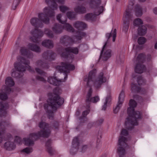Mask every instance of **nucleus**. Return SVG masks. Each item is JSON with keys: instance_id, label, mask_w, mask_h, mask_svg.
I'll return each mask as SVG.
<instances>
[{"instance_id": "obj_46", "label": "nucleus", "mask_w": 157, "mask_h": 157, "mask_svg": "<svg viewBox=\"0 0 157 157\" xmlns=\"http://www.w3.org/2000/svg\"><path fill=\"white\" fill-rule=\"evenodd\" d=\"M21 0H14L13 2V5L12 6V8L13 9L15 10L17 5L19 4L20 1Z\"/></svg>"}, {"instance_id": "obj_35", "label": "nucleus", "mask_w": 157, "mask_h": 157, "mask_svg": "<svg viewBox=\"0 0 157 157\" xmlns=\"http://www.w3.org/2000/svg\"><path fill=\"white\" fill-rule=\"evenodd\" d=\"M36 65L38 67H41L43 68H48V63H44L41 60H39L36 63Z\"/></svg>"}, {"instance_id": "obj_13", "label": "nucleus", "mask_w": 157, "mask_h": 157, "mask_svg": "<svg viewBox=\"0 0 157 157\" xmlns=\"http://www.w3.org/2000/svg\"><path fill=\"white\" fill-rule=\"evenodd\" d=\"M32 37H30V39L34 43H38V39L41 38L43 35V32L40 30L37 29H35L31 32Z\"/></svg>"}, {"instance_id": "obj_61", "label": "nucleus", "mask_w": 157, "mask_h": 157, "mask_svg": "<svg viewBox=\"0 0 157 157\" xmlns=\"http://www.w3.org/2000/svg\"><path fill=\"white\" fill-rule=\"evenodd\" d=\"M87 148V145H85L83 146L82 147V151H85V150H86Z\"/></svg>"}, {"instance_id": "obj_39", "label": "nucleus", "mask_w": 157, "mask_h": 157, "mask_svg": "<svg viewBox=\"0 0 157 157\" xmlns=\"http://www.w3.org/2000/svg\"><path fill=\"white\" fill-rule=\"evenodd\" d=\"M76 14L74 12L69 11L67 13V16L70 19L75 18V17Z\"/></svg>"}, {"instance_id": "obj_30", "label": "nucleus", "mask_w": 157, "mask_h": 157, "mask_svg": "<svg viewBox=\"0 0 157 157\" xmlns=\"http://www.w3.org/2000/svg\"><path fill=\"white\" fill-rule=\"evenodd\" d=\"M74 10L76 13H84L86 12V8L82 6H76L74 9Z\"/></svg>"}, {"instance_id": "obj_40", "label": "nucleus", "mask_w": 157, "mask_h": 157, "mask_svg": "<svg viewBox=\"0 0 157 157\" xmlns=\"http://www.w3.org/2000/svg\"><path fill=\"white\" fill-rule=\"evenodd\" d=\"M146 39L144 37H140L138 40V42L139 44L141 45L144 44L146 41Z\"/></svg>"}, {"instance_id": "obj_9", "label": "nucleus", "mask_w": 157, "mask_h": 157, "mask_svg": "<svg viewBox=\"0 0 157 157\" xmlns=\"http://www.w3.org/2000/svg\"><path fill=\"white\" fill-rule=\"evenodd\" d=\"M132 13L131 7L127 9L125 14L123 17L124 24L123 25V30L125 32H127L129 28V21L132 20Z\"/></svg>"}, {"instance_id": "obj_24", "label": "nucleus", "mask_w": 157, "mask_h": 157, "mask_svg": "<svg viewBox=\"0 0 157 157\" xmlns=\"http://www.w3.org/2000/svg\"><path fill=\"white\" fill-rule=\"evenodd\" d=\"M131 90L134 93L140 92L141 94L144 93L142 91H146L144 89L141 88L140 87L138 86L136 84L133 83L132 84Z\"/></svg>"}, {"instance_id": "obj_26", "label": "nucleus", "mask_w": 157, "mask_h": 157, "mask_svg": "<svg viewBox=\"0 0 157 157\" xmlns=\"http://www.w3.org/2000/svg\"><path fill=\"white\" fill-rule=\"evenodd\" d=\"M74 26L75 28L79 30H82L86 27V25L84 22L77 21L74 24Z\"/></svg>"}, {"instance_id": "obj_37", "label": "nucleus", "mask_w": 157, "mask_h": 157, "mask_svg": "<svg viewBox=\"0 0 157 157\" xmlns=\"http://www.w3.org/2000/svg\"><path fill=\"white\" fill-rule=\"evenodd\" d=\"M145 60V55L144 54L139 55L137 58V60L140 63H143Z\"/></svg>"}, {"instance_id": "obj_22", "label": "nucleus", "mask_w": 157, "mask_h": 157, "mask_svg": "<svg viewBox=\"0 0 157 157\" xmlns=\"http://www.w3.org/2000/svg\"><path fill=\"white\" fill-rule=\"evenodd\" d=\"M20 52L22 55L25 56L28 58L31 59L33 57V53L25 47L21 48Z\"/></svg>"}, {"instance_id": "obj_38", "label": "nucleus", "mask_w": 157, "mask_h": 157, "mask_svg": "<svg viewBox=\"0 0 157 157\" xmlns=\"http://www.w3.org/2000/svg\"><path fill=\"white\" fill-rule=\"evenodd\" d=\"M44 33L49 38H52L54 35L52 31L48 29H46L44 31Z\"/></svg>"}, {"instance_id": "obj_8", "label": "nucleus", "mask_w": 157, "mask_h": 157, "mask_svg": "<svg viewBox=\"0 0 157 157\" xmlns=\"http://www.w3.org/2000/svg\"><path fill=\"white\" fill-rule=\"evenodd\" d=\"M127 139L126 138L121 136L118 140V145L119 146L117 149V153L119 157H125L126 152L125 149L128 146L126 143Z\"/></svg>"}, {"instance_id": "obj_36", "label": "nucleus", "mask_w": 157, "mask_h": 157, "mask_svg": "<svg viewBox=\"0 0 157 157\" xmlns=\"http://www.w3.org/2000/svg\"><path fill=\"white\" fill-rule=\"evenodd\" d=\"M96 16V13L95 14L87 13L85 15V18L87 20H90L92 21H94L95 19Z\"/></svg>"}, {"instance_id": "obj_41", "label": "nucleus", "mask_w": 157, "mask_h": 157, "mask_svg": "<svg viewBox=\"0 0 157 157\" xmlns=\"http://www.w3.org/2000/svg\"><path fill=\"white\" fill-rule=\"evenodd\" d=\"M86 35V33L84 32H79L78 34L76 36V38L77 39L81 40L82 37L85 36Z\"/></svg>"}, {"instance_id": "obj_63", "label": "nucleus", "mask_w": 157, "mask_h": 157, "mask_svg": "<svg viewBox=\"0 0 157 157\" xmlns=\"http://www.w3.org/2000/svg\"><path fill=\"white\" fill-rule=\"evenodd\" d=\"M80 112L79 110H77L75 113V115L77 116H78L79 115Z\"/></svg>"}, {"instance_id": "obj_51", "label": "nucleus", "mask_w": 157, "mask_h": 157, "mask_svg": "<svg viewBox=\"0 0 157 157\" xmlns=\"http://www.w3.org/2000/svg\"><path fill=\"white\" fill-rule=\"evenodd\" d=\"M128 131L125 129H123L121 132V135H123L124 136H128Z\"/></svg>"}, {"instance_id": "obj_4", "label": "nucleus", "mask_w": 157, "mask_h": 157, "mask_svg": "<svg viewBox=\"0 0 157 157\" xmlns=\"http://www.w3.org/2000/svg\"><path fill=\"white\" fill-rule=\"evenodd\" d=\"M129 107L127 109L128 117L125 122L126 128L128 130H131L134 126L138 125V119L141 118V115L139 111H134V108L136 106V103L132 99H131L129 103Z\"/></svg>"}, {"instance_id": "obj_15", "label": "nucleus", "mask_w": 157, "mask_h": 157, "mask_svg": "<svg viewBox=\"0 0 157 157\" xmlns=\"http://www.w3.org/2000/svg\"><path fill=\"white\" fill-rule=\"evenodd\" d=\"M60 43L63 45L67 46L71 45L74 42L73 40L68 36L65 35L61 37Z\"/></svg>"}, {"instance_id": "obj_44", "label": "nucleus", "mask_w": 157, "mask_h": 157, "mask_svg": "<svg viewBox=\"0 0 157 157\" xmlns=\"http://www.w3.org/2000/svg\"><path fill=\"white\" fill-rule=\"evenodd\" d=\"M110 101V98L109 96H108L106 98L105 102L104 105L102 106V110H105L107 107V104Z\"/></svg>"}, {"instance_id": "obj_25", "label": "nucleus", "mask_w": 157, "mask_h": 157, "mask_svg": "<svg viewBox=\"0 0 157 157\" xmlns=\"http://www.w3.org/2000/svg\"><path fill=\"white\" fill-rule=\"evenodd\" d=\"M42 45L48 48H51L53 47L54 44L52 40H45L41 43Z\"/></svg>"}, {"instance_id": "obj_49", "label": "nucleus", "mask_w": 157, "mask_h": 157, "mask_svg": "<svg viewBox=\"0 0 157 157\" xmlns=\"http://www.w3.org/2000/svg\"><path fill=\"white\" fill-rule=\"evenodd\" d=\"M47 151L48 153L51 155H53L54 153V150L52 148V147H48L47 148Z\"/></svg>"}, {"instance_id": "obj_64", "label": "nucleus", "mask_w": 157, "mask_h": 157, "mask_svg": "<svg viewBox=\"0 0 157 157\" xmlns=\"http://www.w3.org/2000/svg\"><path fill=\"white\" fill-rule=\"evenodd\" d=\"M129 5H130L131 6H133V5H134L133 0H132V1L130 2Z\"/></svg>"}, {"instance_id": "obj_32", "label": "nucleus", "mask_w": 157, "mask_h": 157, "mask_svg": "<svg viewBox=\"0 0 157 157\" xmlns=\"http://www.w3.org/2000/svg\"><path fill=\"white\" fill-rule=\"evenodd\" d=\"M101 0H91L90 5L92 8H98L99 6L101 4Z\"/></svg>"}, {"instance_id": "obj_14", "label": "nucleus", "mask_w": 157, "mask_h": 157, "mask_svg": "<svg viewBox=\"0 0 157 157\" xmlns=\"http://www.w3.org/2000/svg\"><path fill=\"white\" fill-rule=\"evenodd\" d=\"M124 93L123 90H122L121 93L120 94L119 98L118 101L117 105L114 108L113 112L114 113H117L121 107L122 103L124 101Z\"/></svg>"}, {"instance_id": "obj_7", "label": "nucleus", "mask_w": 157, "mask_h": 157, "mask_svg": "<svg viewBox=\"0 0 157 157\" xmlns=\"http://www.w3.org/2000/svg\"><path fill=\"white\" fill-rule=\"evenodd\" d=\"M56 68L60 72H63L65 73V76L64 78L63 79L58 80L56 79V77L50 76L48 77V82L54 86H58L60 84V82L65 81L67 77L66 74L69 72V70H74L75 67L74 65L69 63L61 62V66H57Z\"/></svg>"}, {"instance_id": "obj_53", "label": "nucleus", "mask_w": 157, "mask_h": 157, "mask_svg": "<svg viewBox=\"0 0 157 157\" xmlns=\"http://www.w3.org/2000/svg\"><path fill=\"white\" fill-rule=\"evenodd\" d=\"M104 121V120L103 119H100L98 120L96 122V124L97 125H100Z\"/></svg>"}, {"instance_id": "obj_11", "label": "nucleus", "mask_w": 157, "mask_h": 157, "mask_svg": "<svg viewBox=\"0 0 157 157\" xmlns=\"http://www.w3.org/2000/svg\"><path fill=\"white\" fill-rule=\"evenodd\" d=\"M107 42H106L103 46L101 51L99 59L101 58L103 60L106 61L111 56V51L107 49Z\"/></svg>"}, {"instance_id": "obj_45", "label": "nucleus", "mask_w": 157, "mask_h": 157, "mask_svg": "<svg viewBox=\"0 0 157 157\" xmlns=\"http://www.w3.org/2000/svg\"><path fill=\"white\" fill-rule=\"evenodd\" d=\"M59 8L60 11L62 13H65L66 11L69 10V7L63 5L60 6Z\"/></svg>"}, {"instance_id": "obj_48", "label": "nucleus", "mask_w": 157, "mask_h": 157, "mask_svg": "<svg viewBox=\"0 0 157 157\" xmlns=\"http://www.w3.org/2000/svg\"><path fill=\"white\" fill-rule=\"evenodd\" d=\"M15 142L19 144H22V140L21 138L18 136H16V137Z\"/></svg>"}, {"instance_id": "obj_17", "label": "nucleus", "mask_w": 157, "mask_h": 157, "mask_svg": "<svg viewBox=\"0 0 157 157\" xmlns=\"http://www.w3.org/2000/svg\"><path fill=\"white\" fill-rule=\"evenodd\" d=\"M11 89L10 87L5 86L4 89L0 93V100L5 101L8 98V95L11 92Z\"/></svg>"}, {"instance_id": "obj_18", "label": "nucleus", "mask_w": 157, "mask_h": 157, "mask_svg": "<svg viewBox=\"0 0 157 157\" xmlns=\"http://www.w3.org/2000/svg\"><path fill=\"white\" fill-rule=\"evenodd\" d=\"M45 2L48 5H51L52 8L54 10H57L58 5L56 2L61 4H63L64 2V0H45Z\"/></svg>"}, {"instance_id": "obj_20", "label": "nucleus", "mask_w": 157, "mask_h": 157, "mask_svg": "<svg viewBox=\"0 0 157 157\" xmlns=\"http://www.w3.org/2000/svg\"><path fill=\"white\" fill-rule=\"evenodd\" d=\"M55 53L51 50H48L44 52L43 54V57L44 59L52 60L54 59Z\"/></svg>"}, {"instance_id": "obj_28", "label": "nucleus", "mask_w": 157, "mask_h": 157, "mask_svg": "<svg viewBox=\"0 0 157 157\" xmlns=\"http://www.w3.org/2000/svg\"><path fill=\"white\" fill-rule=\"evenodd\" d=\"M4 145L5 148L9 151L12 150L15 147V145L12 142H6L4 144Z\"/></svg>"}, {"instance_id": "obj_42", "label": "nucleus", "mask_w": 157, "mask_h": 157, "mask_svg": "<svg viewBox=\"0 0 157 157\" xmlns=\"http://www.w3.org/2000/svg\"><path fill=\"white\" fill-rule=\"evenodd\" d=\"M137 82L139 85L145 84L146 81L142 77H139L137 78Z\"/></svg>"}, {"instance_id": "obj_55", "label": "nucleus", "mask_w": 157, "mask_h": 157, "mask_svg": "<svg viewBox=\"0 0 157 157\" xmlns=\"http://www.w3.org/2000/svg\"><path fill=\"white\" fill-rule=\"evenodd\" d=\"M134 98L137 100L140 101L142 99V98L141 97L139 96L138 95H136L134 96Z\"/></svg>"}, {"instance_id": "obj_27", "label": "nucleus", "mask_w": 157, "mask_h": 157, "mask_svg": "<svg viewBox=\"0 0 157 157\" xmlns=\"http://www.w3.org/2000/svg\"><path fill=\"white\" fill-rule=\"evenodd\" d=\"M145 69V67L144 65L138 63L135 68V71L136 73L141 74L142 73Z\"/></svg>"}, {"instance_id": "obj_57", "label": "nucleus", "mask_w": 157, "mask_h": 157, "mask_svg": "<svg viewBox=\"0 0 157 157\" xmlns=\"http://www.w3.org/2000/svg\"><path fill=\"white\" fill-rule=\"evenodd\" d=\"M51 143V141L50 140H49L47 141L46 144L47 148L48 147H51L50 145Z\"/></svg>"}, {"instance_id": "obj_5", "label": "nucleus", "mask_w": 157, "mask_h": 157, "mask_svg": "<svg viewBox=\"0 0 157 157\" xmlns=\"http://www.w3.org/2000/svg\"><path fill=\"white\" fill-rule=\"evenodd\" d=\"M50 7L45 8L44 10V13H39L38 17L40 20L37 18H33L30 20L31 24L36 28H42L43 24L42 21L44 23L48 24L49 21V19L48 16L51 17L55 15V13L53 8H52L51 5Z\"/></svg>"}, {"instance_id": "obj_34", "label": "nucleus", "mask_w": 157, "mask_h": 157, "mask_svg": "<svg viewBox=\"0 0 157 157\" xmlns=\"http://www.w3.org/2000/svg\"><path fill=\"white\" fill-rule=\"evenodd\" d=\"M6 113V108L2 103L0 102V117L5 116Z\"/></svg>"}, {"instance_id": "obj_3", "label": "nucleus", "mask_w": 157, "mask_h": 157, "mask_svg": "<svg viewBox=\"0 0 157 157\" xmlns=\"http://www.w3.org/2000/svg\"><path fill=\"white\" fill-rule=\"evenodd\" d=\"M39 127L41 129L37 133H31L28 138H24V144L26 145H31L34 144V141L40 137L48 138L51 133L50 127L49 124L41 121L39 124Z\"/></svg>"}, {"instance_id": "obj_47", "label": "nucleus", "mask_w": 157, "mask_h": 157, "mask_svg": "<svg viewBox=\"0 0 157 157\" xmlns=\"http://www.w3.org/2000/svg\"><path fill=\"white\" fill-rule=\"evenodd\" d=\"M22 151L24 152L29 154L32 151V148L30 147H27L23 149Z\"/></svg>"}, {"instance_id": "obj_19", "label": "nucleus", "mask_w": 157, "mask_h": 157, "mask_svg": "<svg viewBox=\"0 0 157 157\" xmlns=\"http://www.w3.org/2000/svg\"><path fill=\"white\" fill-rule=\"evenodd\" d=\"M79 142L78 137H75L73 140L72 142V147L70 150V153L73 155L76 153L78 148Z\"/></svg>"}, {"instance_id": "obj_10", "label": "nucleus", "mask_w": 157, "mask_h": 157, "mask_svg": "<svg viewBox=\"0 0 157 157\" xmlns=\"http://www.w3.org/2000/svg\"><path fill=\"white\" fill-rule=\"evenodd\" d=\"M77 54L78 53V49L77 47H69L63 48L62 50L61 56L64 58H67L70 55V53Z\"/></svg>"}, {"instance_id": "obj_31", "label": "nucleus", "mask_w": 157, "mask_h": 157, "mask_svg": "<svg viewBox=\"0 0 157 157\" xmlns=\"http://www.w3.org/2000/svg\"><path fill=\"white\" fill-rule=\"evenodd\" d=\"M5 84L6 86H5L4 88L6 87H12L14 85V82L13 79L10 77H8L5 80Z\"/></svg>"}, {"instance_id": "obj_56", "label": "nucleus", "mask_w": 157, "mask_h": 157, "mask_svg": "<svg viewBox=\"0 0 157 157\" xmlns=\"http://www.w3.org/2000/svg\"><path fill=\"white\" fill-rule=\"evenodd\" d=\"M99 10H98L99 13H96L97 15H98L101 14L103 11V7L102 6L99 7Z\"/></svg>"}, {"instance_id": "obj_1", "label": "nucleus", "mask_w": 157, "mask_h": 157, "mask_svg": "<svg viewBox=\"0 0 157 157\" xmlns=\"http://www.w3.org/2000/svg\"><path fill=\"white\" fill-rule=\"evenodd\" d=\"M96 72V70L94 69L90 72L88 76H86L84 77V81L87 82L86 85L90 88L86 97L87 109L82 112V116L79 118L80 120L85 117L90 113V102L96 103L99 100L98 96L91 97L93 93L92 86L93 85L96 89H98L101 87V85L106 81V78L104 76V74L102 72L99 74L98 78L95 79Z\"/></svg>"}, {"instance_id": "obj_2", "label": "nucleus", "mask_w": 157, "mask_h": 157, "mask_svg": "<svg viewBox=\"0 0 157 157\" xmlns=\"http://www.w3.org/2000/svg\"><path fill=\"white\" fill-rule=\"evenodd\" d=\"M61 91V89L59 87H56L53 90L54 95L49 98L47 101L48 104H45L44 105V109L48 113V117L50 119H53L54 114L53 111H56L58 107L64 103V99L59 96Z\"/></svg>"}, {"instance_id": "obj_50", "label": "nucleus", "mask_w": 157, "mask_h": 157, "mask_svg": "<svg viewBox=\"0 0 157 157\" xmlns=\"http://www.w3.org/2000/svg\"><path fill=\"white\" fill-rule=\"evenodd\" d=\"M37 73L41 75H44L45 72L43 71L38 68H36L35 69Z\"/></svg>"}, {"instance_id": "obj_60", "label": "nucleus", "mask_w": 157, "mask_h": 157, "mask_svg": "<svg viewBox=\"0 0 157 157\" xmlns=\"http://www.w3.org/2000/svg\"><path fill=\"white\" fill-rule=\"evenodd\" d=\"M58 123L56 121H55L54 123L53 126L55 127V128H58Z\"/></svg>"}, {"instance_id": "obj_16", "label": "nucleus", "mask_w": 157, "mask_h": 157, "mask_svg": "<svg viewBox=\"0 0 157 157\" xmlns=\"http://www.w3.org/2000/svg\"><path fill=\"white\" fill-rule=\"evenodd\" d=\"M10 124L8 121H2L0 122V143L2 141L3 137L5 132V127L7 126Z\"/></svg>"}, {"instance_id": "obj_43", "label": "nucleus", "mask_w": 157, "mask_h": 157, "mask_svg": "<svg viewBox=\"0 0 157 157\" xmlns=\"http://www.w3.org/2000/svg\"><path fill=\"white\" fill-rule=\"evenodd\" d=\"M143 22L141 19L137 18L135 19L134 21V24L135 26H138L143 24Z\"/></svg>"}, {"instance_id": "obj_52", "label": "nucleus", "mask_w": 157, "mask_h": 157, "mask_svg": "<svg viewBox=\"0 0 157 157\" xmlns=\"http://www.w3.org/2000/svg\"><path fill=\"white\" fill-rule=\"evenodd\" d=\"M116 29H114L113 30V42H114L115 40L116 37Z\"/></svg>"}, {"instance_id": "obj_21", "label": "nucleus", "mask_w": 157, "mask_h": 157, "mask_svg": "<svg viewBox=\"0 0 157 157\" xmlns=\"http://www.w3.org/2000/svg\"><path fill=\"white\" fill-rule=\"evenodd\" d=\"M63 29V26L62 25L58 24H55L52 28L53 31L56 34L61 33Z\"/></svg>"}, {"instance_id": "obj_6", "label": "nucleus", "mask_w": 157, "mask_h": 157, "mask_svg": "<svg viewBox=\"0 0 157 157\" xmlns=\"http://www.w3.org/2000/svg\"><path fill=\"white\" fill-rule=\"evenodd\" d=\"M18 60L19 62V63H15L14 64V66L16 70L12 72V76L13 77L16 78L22 77L23 75V72L26 70L30 72H34V70L29 65L30 64L29 60L21 57L18 58Z\"/></svg>"}, {"instance_id": "obj_29", "label": "nucleus", "mask_w": 157, "mask_h": 157, "mask_svg": "<svg viewBox=\"0 0 157 157\" xmlns=\"http://www.w3.org/2000/svg\"><path fill=\"white\" fill-rule=\"evenodd\" d=\"M147 27L144 25L139 26L138 29V34L140 36H144L147 33Z\"/></svg>"}, {"instance_id": "obj_54", "label": "nucleus", "mask_w": 157, "mask_h": 157, "mask_svg": "<svg viewBox=\"0 0 157 157\" xmlns=\"http://www.w3.org/2000/svg\"><path fill=\"white\" fill-rule=\"evenodd\" d=\"M36 78L37 80H38L39 81H41L43 82H44L45 81V80L44 79V78L41 76H36Z\"/></svg>"}, {"instance_id": "obj_23", "label": "nucleus", "mask_w": 157, "mask_h": 157, "mask_svg": "<svg viewBox=\"0 0 157 157\" xmlns=\"http://www.w3.org/2000/svg\"><path fill=\"white\" fill-rule=\"evenodd\" d=\"M28 48L29 50L36 52L39 53L41 51L40 47L36 44L29 43L28 45Z\"/></svg>"}, {"instance_id": "obj_12", "label": "nucleus", "mask_w": 157, "mask_h": 157, "mask_svg": "<svg viewBox=\"0 0 157 157\" xmlns=\"http://www.w3.org/2000/svg\"><path fill=\"white\" fill-rule=\"evenodd\" d=\"M57 19L61 23L64 24L63 28L68 31L71 32H73L74 29L71 25L68 23H66L67 18L65 16H62L61 14H59L57 16Z\"/></svg>"}, {"instance_id": "obj_33", "label": "nucleus", "mask_w": 157, "mask_h": 157, "mask_svg": "<svg viewBox=\"0 0 157 157\" xmlns=\"http://www.w3.org/2000/svg\"><path fill=\"white\" fill-rule=\"evenodd\" d=\"M135 14L137 17H140L143 14L142 9L138 4L136 5L135 7Z\"/></svg>"}, {"instance_id": "obj_62", "label": "nucleus", "mask_w": 157, "mask_h": 157, "mask_svg": "<svg viewBox=\"0 0 157 157\" xmlns=\"http://www.w3.org/2000/svg\"><path fill=\"white\" fill-rule=\"evenodd\" d=\"M153 12L155 14H157V7H155L153 9Z\"/></svg>"}, {"instance_id": "obj_58", "label": "nucleus", "mask_w": 157, "mask_h": 157, "mask_svg": "<svg viewBox=\"0 0 157 157\" xmlns=\"http://www.w3.org/2000/svg\"><path fill=\"white\" fill-rule=\"evenodd\" d=\"M113 33L112 32L110 33H107L106 34V37L107 38L108 40L106 42H107V43H108V40L113 35Z\"/></svg>"}, {"instance_id": "obj_59", "label": "nucleus", "mask_w": 157, "mask_h": 157, "mask_svg": "<svg viewBox=\"0 0 157 157\" xmlns=\"http://www.w3.org/2000/svg\"><path fill=\"white\" fill-rule=\"evenodd\" d=\"M151 57L150 55H147V59L148 61H150L151 60Z\"/></svg>"}]
</instances>
